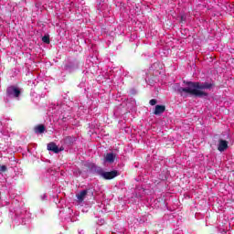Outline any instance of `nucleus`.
<instances>
[{"label": "nucleus", "instance_id": "1a4fd4ad", "mask_svg": "<svg viewBox=\"0 0 234 234\" xmlns=\"http://www.w3.org/2000/svg\"><path fill=\"white\" fill-rule=\"evenodd\" d=\"M35 133H39V134H43V133H45V125H43V124H38V125L35 128Z\"/></svg>", "mask_w": 234, "mask_h": 234}, {"label": "nucleus", "instance_id": "f257e3e1", "mask_svg": "<svg viewBox=\"0 0 234 234\" xmlns=\"http://www.w3.org/2000/svg\"><path fill=\"white\" fill-rule=\"evenodd\" d=\"M184 83L186 87H179L177 89V92L180 96H185V98H186L187 94L196 96V98H207L208 93L204 90L215 87V84L209 82H193L184 80Z\"/></svg>", "mask_w": 234, "mask_h": 234}, {"label": "nucleus", "instance_id": "f03ea898", "mask_svg": "<svg viewBox=\"0 0 234 234\" xmlns=\"http://www.w3.org/2000/svg\"><path fill=\"white\" fill-rule=\"evenodd\" d=\"M98 175H100V176H101L104 180H112L118 176V170L105 172L103 169H100L98 170Z\"/></svg>", "mask_w": 234, "mask_h": 234}, {"label": "nucleus", "instance_id": "7ed1b4c3", "mask_svg": "<svg viewBox=\"0 0 234 234\" xmlns=\"http://www.w3.org/2000/svg\"><path fill=\"white\" fill-rule=\"evenodd\" d=\"M5 94L9 98H19L21 96V90L16 86H9L6 89Z\"/></svg>", "mask_w": 234, "mask_h": 234}, {"label": "nucleus", "instance_id": "423d86ee", "mask_svg": "<svg viewBox=\"0 0 234 234\" xmlns=\"http://www.w3.org/2000/svg\"><path fill=\"white\" fill-rule=\"evenodd\" d=\"M116 158V154L113 153H108L104 154V162H107L108 164H114V159Z\"/></svg>", "mask_w": 234, "mask_h": 234}, {"label": "nucleus", "instance_id": "4468645a", "mask_svg": "<svg viewBox=\"0 0 234 234\" xmlns=\"http://www.w3.org/2000/svg\"><path fill=\"white\" fill-rule=\"evenodd\" d=\"M180 23H186V19L184 18V16H181Z\"/></svg>", "mask_w": 234, "mask_h": 234}, {"label": "nucleus", "instance_id": "39448f33", "mask_svg": "<svg viewBox=\"0 0 234 234\" xmlns=\"http://www.w3.org/2000/svg\"><path fill=\"white\" fill-rule=\"evenodd\" d=\"M48 151H52V153H55L58 154V153H61L63 151V148H59L56 145V143H49L48 144Z\"/></svg>", "mask_w": 234, "mask_h": 234}, {"label": "nucleus", "instance_id": "9b49d317", "mask_svg": "<svg viewBox=\"0 0 234 234\" xmlns=\"http://www.w3.org/2000/svg\"><path fill=\"white\" fill-rule=\"evenodd\" d=\"M66 144H72L74 142V139L71 136H68L65 138Z\"/></svg>", "mask_w": 234, "mask_h": 234}, {"label": "nucleus", "instance_id": "6e6552de", "mask_svg": "<svg viewBox=\"0 0 234 234\" xmlns=\"http://www.w3.org/2000/svg\"><path fill=\"white\" fill-rule=\"evenodd\" d=\"M89 192L87 190H82L77 195V198L79 202H83L85 200V197H87V194Z\"/></svg>", "mask_w": 234, "mask_h": 234}, {"label": "nucleus", "instance_id": "9d476101", "mask_svg": "<svg viewBox=\"0 0 234 234\" xmlns=\"http://www.w3.org/2000/svg\"><path fill=\"white\" fill-rule=\"evenodd\" d=\"M43 43H46L47 45H50V36L46 35L42 37Z\"/></svg>", "mask_w": 234, "mask_h": 234}, {"label": "nucleus", "instance_id": "0eeeda50", "mask_svg": "<svg viewBox=\"0 0 234 234\" xmlns=\"http://www.w3.org/2000/svg\"><path fill=\"white\" fill-rule=\"evenodd\" d=\"M165 112V105H156L154 111V114L155 116H160V114H164Z\"/></svg>", "mask_w": 234, "mask_h": 234}, {"label": "nucleus", "instance_id": "f8f14e48", "mask_svg": "<svg viewBox=\"0 0 234 234\" xmlns=\"http://www.w3.org/2000/svg\"><path fill=\"white\" fill-rule=\"evenodd\" d=\"M0 171L2 173H6V171H8V168L6 167V165H2L0 166Z\"/></svg>", "mask_w": 234, "mask_h": 234}, {"label": "nucleus", "instance_id": "20e7f679", "mask_svg": "<svg viewBox=\"0 0 234 234\" xmlns=\"http://www.w3.org/2000/svg\"><path fill=\"white\" fill-rule=\"evenodd\" d=\"M228 147H229V143L228 141L224 139L218 140V151H219V153H224V151H227Z\"/></svg>", "mask_w": 234, "mask_h": 234}, {"label": "nucleus", "instance_id": "ddd939ff", "mask_svg": "<svg viewBox=\"0 0 234 234\" xmlns=\"http://www.w3.org/2000/svg\"><path fill=\"white\" fill-rule=\"evenodd\" d=\"M149 103H150V105L154 106L157 103V101H156V99H152V100H150Z\"/></svg>", "mask_w": 234, "mask_h": 234}]
</instances>
